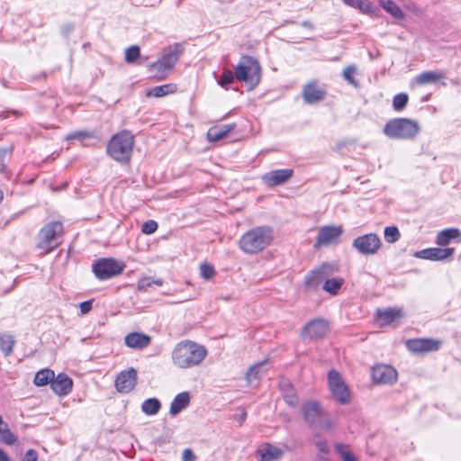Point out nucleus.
Returning a JSON list of instances; mask_svg holds the SVG:
<instances>
[{
  "instance_id": "f257e3e1",
  "label": "nucleus",
  "mask_w": 461,
  "mask_h": 461,
  "mask_svg": "<svg viewBox=\"0 0 461 461\" xmlns=\"http://www.w3.org/2000/svg\"><path fill=\"white\" fill-rule=\"evenodd\" d=\"M273 240V230L269 226H258L245 232L239 241L240 249L247 254L264 250Z\"/></svg>"
},
{
  "instance_id": "f03ea898",
  "label": "nucleus",
  "mask_w": 461,
  "mask_h": 461,
  "mask_svg": "<svg viewBox=\"0 0 461 461\" xmlns=\"http://www.w3.org/2000/svg\"><path fill=\"white\" fill-rule=\"evenodd\" d=\"M207 356V349L195 342L186 340L175 348L172 358L177 366L187 368L199 365Z\"/></svg>"
},
{
  "instance_id": "7ed1b4c3",
  "label": "nucleus",
  "mask_w": 461,
  "mask_h": 461,
  "mask_svg": "<svg viewBox=\"0 0 461 461\" xmlns=\"http://www.w3.org/2000/svg\"><path fill=\"white\" fill-rule=\"evenodd\" d=\"M134 136L129 131L114 134L107 144V154L120 163H129L133 151Z\"/></svg>"
},
{
  "instance_id": "20e7f679",
  "label": "nucleus",
  "mask_w": 461,
  "mask_h": 461,
  "mask_svg": "<svg viewBox=\"0 0 461 461\" xmlns=\"http://www.w3.org/2000/svg\"><path fill=\"white\" fill-rule=\"evenodd\" d=\"M420 130L417 121L408 118H394L385 123L383 131L390 139L411 140L415 138Z\"/></svg>"
},
{
  "instance_id": "39448f33",
  "label": "nucleus",
  "mask_w": 461,
  "mask_h": 461,
  "mask_svg": "<svg viewBox=\"0 0 461 461\" xmlns=\"http://www.w3.org/2000/svg\"><path fill=\"white\" fill-rule=\"evenodd\" d=\"M235 77L254 89L261 79V68L258 61L250 56H242L235 67Z\"/></svg>"
},
{
  "instance_id": "423d86ee",
  "label": "nucleus",
  "mask_w": 461,
  "mask_h": 461,
  "mask_svg": "<svg viewBox=\"0 0 461 461\" xmlns=\"http://www.w3.org/2000/svg\"><path fill=\"white\" fill-rule=\"evenodd\" d=\"M184 52L181 43H175L165 49L163 56L158 61L149 66V71L155 77L163 79L165 74L171 70Z\"/></svg>"
},
{
  "instance_id": "0eeeda50",
  "label": "nucleus",
  "mask_w": 461,
  "mask_h": 461,
  "mask_svg": "<svg viewBox=\"0 0 461 461\" xmlns=\"http://www.w3.org/2000/svg\"><path fill=\"white\" fill-rule=\"evenodd\" d=\"M63 225L59 221L46 224L37 235V247L45 253L52 251L61 243Z\"/></svg>"
},
{
  "instance_id": "6e6552de",
  "label": "nucleus",
  "mask_w": 461,
  "mask_h": 461,
  "mask_svg": "<svg viewBox=\"0 0 461 461\" xmlns=\"http://www.w3.org/2000/svg\"><path fill=\"white\" fill-rule=\"evenodd\" d=\"M125 265L113 258H104L93 264V272L99 280H106L122 273Z\"/></svg>"
},
{
  "instance_id": "1a4fd4ad",
  "label": "nucleus",
  "mask_w": 461,
  "mask_h": 461,
  "mask_svg": "<svg viewBox=\"0 0 461 461\" xmlns=\"http://www.w3.org/2000/svg\"><path fill=\"white\" fill-rule=\"evenodd\" d=\"M303 413L304 420L312 426L322 429L332 427V420L323 411L321 405H303Z\"/></svg>"
},
{
  "instance_id": "9d476101",
  "label": "nucleus",
  "mask_w": 461,
  "mask_h": 461,
  "mask_svg": "<svg viewBox=\"0 0 461 461\" xmlns=\"http://www.w3.org/2000/svg\"><path fill=\"white\" fill-rule=\"evenodd\" d=\"M352 246L360 254L363 255H375L382 247V241L379 236L375 233H368L356 238Z\"/></svg>"
},
{
  "instance_id": "9b49d317",
  "label": "nucleus",
  "mask_w": 461,
  "mask_h": 461,
  "mask_svg": "<svg viewBox=\"0 0 461 461\" xmlns=\"http://www.w3.org/2000/svg\"><path fill=\"white\" fill-rule=\"evenodd\" d=\"M326 95V86L320 85L315 79L307 82L302 89V97L306 104H319L324 100Z\"/></svg>"
},
{
  "instance_id": "f8f14e48",
  "label": "nucleus",
  "mask_w": 461,
  "mask_h": 461,
  "mask_svg": "<svg viewBox=\"0 0 461 461\" xmlns=\"http://www.w3.org/2000/svg\"><path fill=\"white\" fill-rule=\"evenodd\" d=\"M338 268L330 264H323L320 267L311 271L304 279V285L310 289H316L321 282H325Z\"/></svg>"
},
{
  "instance_id": "ddd939ff",
  "label": "nucleus",
  "mask_w": 461,
  "mask_h": 461,
  "mask_svg": "<svg viewBox=\"0 0 461 461\" xmlns=\"http://www.w3.org/2000/svg\"><path fill=\"white\" fill-rule=\"evenodd\" d=\"M329 386L334 398L340 403L349 400V392L339 372L330 370L328 374Z\"/></svg>"
},
{
  "instance_id": "4468645a",
  "label": "nucleus",
  "mask_w": 461,
  "mask_h": 461,
  "mask_svg": "<svg viewBox=\"0 0 461 461\" xmlns=\"http://www.w3.org/2000/svg\"><path fill=\"white\" fill-rule=\"evenodd\" d=\"M329 332V323L323 319H315L305 324L301 332L303 339H320Z\"/></svg>"
},
{
  "instance_id": "2eb2a0df",
  "label": "nucleus",
  "mask_w": 461,
  "mask_h": 461,
  "mask_svg": "<svg viewBox=\"0 0 461 461\" xmlns=\"http://www.w3.org/2000/svg\"><path fill=\"white\" fill-rule=\"evenodd\" d=\"M397 371L388 365H376L372 368V378L375 384H392L396 382Z\"/></svg>"
},
{
  "instance_id": "dca6fc26",
  "label": "nucleus",
  "mask_w": 461,
  "mask_h": 461,
  "mask_svg": "<svg viewBox=\"0 0 461 461\" xmlns=\"http://www.w3.org/2000/svg\"><path fill=\"white\" fill-rule=\"evenodd\" d=\"M342 232L341 226L328 225L321 228L316 238L315 247L337 243Z\"/></svg>"
},
{
  "instance_id": "f3484780",
  "label": "nucleus",
  "mask_w": 461,
  "mask_h": 461,
  "mask_svg": "<svg viewBox=\"0 0 461 461\" xmlns=\"http://www.w3.org/2000/svg\"><path fill=\"white\" fill-rule=\"evenodd\" d=\"M441 344V340L435 339H413L406 342L408 349L414 353L437 351Z\"/></svg>"
},
{
  "instance_id": "a211bd4d",
  "label": "nucleus",
  "mask_w": 461,
  "mask_h": 461,
  "mask_svg": "<svg viewBox=\"0 0 461 461\" xmlns=\"http://www.w3.org/2000/svg\"><path fill=\"white\" fill-rule=\"evenodd\" d=\"M284 448L277 447L270 443L262 444L256 451L258 461H278L282 458L285 450H289L288 446Z\"/></svg>"
},
{
  "instance_id": "6ab92c4d",
  "label": "nucleus",
  "mask_w": 461,
  "mask_h": 461,
  "mask_svg": "<svg viewBox=\"0 0 461 461\" xmlns=\"http://www.w3.org/2000/svg\"><path fill=\"white\" fill-rule=\"evenodd\" d=\"M137 372L134 368L122 371L115 380V386L120 393H129L136 384Z\"/></svg>"
},
{
  "instance_id": "aec40b11",
  "label": "nucleus",
  "mask_w": 461,
  "mask_h": 461,
  "mask_svg": "<svg viewBox=\"0 0 461 461\" xmlns=\"http://www.w3.org/2000/svg\"><path fill=\"white\" fill-rule=\"evenodd\" d=\"M294 174L293 169L272 170L262 176L263 181L269 186L282 185L288 181Z\"/></svg>"
},
{
  "instance_id": "412c9836",
  "label": "nucleus",
  "mask_w": 461,
  "mask_h": 461,
  "mask_svg": "<svg viewBox=\"0 0 461 461\" xmlns=\"http://www.w3.org/2000/svg\"><path fill=\"white\" fill-rule=\"evenodd\" d=\"M454 250V249L450 248H429L416 252L415 257L429 260H443L451 257Z\"/></svg>"
},
{
  "instance_id": "4be33fe9",
  "label": "nucleus",
  "mask_w": 461,
  "mask_h": 461,
  "mask_svg": "<svg viewBox=\"0 0 461 461\" xmlns=\"http://www.w3.org/2000/svg\"><path fill=\"white\" fill-rule=\"evenodd\" d=\"M151 342V337L142 332H131L124 337V344L133 349L141 350Z\"/></svg>"
},
{
  "instance_id": "5701e85b",
  "label": "nucleus",
  "mask_w": 461,
  "mask_h": 461,
  "mask_svg": "<svg viewBox=\"0 0 461 461\" xmlns=\"http://www.w3.org/2000/svg\"><path fill=\"white\" fill-rule=\"evenodd\" d=\"M50 387L56 394L67 395L72 390L73 381L68 375L59 373L57 376H54Z\"/></svg>"
},
{
  "instance_id": "b1692460",
  "label": "nucleus",
  "mask_w": 461,
  "mask_h": 461,
  "mask_svg": "<svg viewBox=\"0 0 461 461\" xmlns=\"http://www.w3.org/2000/svg\"><path fill=\"white\" fill-rule=\"evenodd\" d=\"M377 321H380L381 326L390 325L396 320L403 317L402 309L398 308H388L385 310L378 309L375 313Z\"/></svg>"
},
{
  "instance_id": "393cba45",
  "label": "nucleus",
  "mask_w": 461,
  "mask_h": 461,
  "mask_svg": "<svg viewBox=\"0 0 461 461\" xmlns=\"http://www.w3.org/2000/svg\"><path fill=\"white\" fill-rule=\"evenodd\" d=\"M266 361L258 362L248 370L246 373V380L249 385H258L263 373L266 372L264 369Z\"/></svg>"
},
{
  "instance_id": "a878e982",
  "label": "nucleus",
  "mask_w": 461,
  "mask_h": 461,
  "mask_svg": "<svg viewBox=\"0 0 461 461\" xmlns=\"http://www.w3.org/2000/svg\"><path fill=\"white\" fill-rule=\"evenodd\" d=\"M235 124H225L219 127H212L207 131V139L211 142L218 141L223 139L235 128Z\"/></svg>"
},
{
  "instance_id": "bb28decb",
  "label": "nucleus",
  "mask_w": 461,
  "mask_h": 461,
  "mask_svg": "<svg viewBox=\"0 0 461 461\" xmlns=\"http://www.w3.org/2000/svg\"><path fill=\"white\" fill-rule=\"evenodd\" d=\"M279 388L286 403H294L297 401L295 390L291 382L286 378H281Z\"/></svg>"
},
{
  "instance_id": "cd10ccee",
  "label": "nucleus",
  "mask_w": 461,
  "mask_h": 461,
  "mask_svg": "<svg viewBox=\"0 0 461 461\" xmlns=\"http://www.w3.org/2000/svg\"><path fill=\"white\" fill-rule=\"evenodd\" d=\"M444 78H446V73L443 71H425L415 77V82L418 85L422 86L429 83H435Z\"/></svg>"
},
{
  "instance_id": "c85d7f7f",
  "label": "nucleus",
  "mask_w": 461,
  "mask_h": 461,
  "mask_svg": "<svg viewBox=\"0 0 461 461\" xmlns=\"http://www.w3.org/2000/svg\"><path fill=\"white\" fill-rule=\"evenodd\" d=\"M380 6L389 13L393 18L403 20L405 18L404 13L402 9L392 0H380Z\"/></svg>"
},
{
  "instance_id": "c756f323",
  "label": "nucleus",
  "mask_w": 461,
  "mask_h": 461,
  "mask_svg": "<svg viewBox=\"0 0 461 461\" xmlns=\"http://www.w3.org/2000/svg\"><path fill=\"white\" fill-rule=\"evenodd\" d=\"M55 373L53 370L49 368L42 369L36 373L33 382L37 386H44L48 384L51 385Z\"/></svg>"
},
{
  "instance_id": "7c9ffc66",
  "label": "nucleus",
  "mask_w": 461,
  "mask_h": 461,
  "mask_svg": "<svg viewBox=\"0 0 461 461\" xmlns=\"http://www.w3.org/2000/svg\"><path fill=\"white\" fill-rule=\"evenodd\" d=\"M460 235V231L457 229H447L440 231L437 236V244L439 246H447L449 244L451 240L457 238Z\"/></svg>"
},
{
  "instance_id": "2f4dec72",
  "label": "nucleus",
  "mask_w": 461,
  "mask_h": 461,
  "mask_svg": "<svg viewBox=\"0 0 461 461\" xmlns=\"http://www.w3.org/2000/svg\"><path fill=\"white\" fill-rule=\"evenodd\" d=\"M345 280L341 277L326 279L323 284V290L332 295H336L344 285Z\"/></svg>"
},
{
  "instance_id": "473e14b6",
  "label": "nucleus",
  "mask_w": 461,
  "mask_h": 461,
  "mask_svg": "<svg viewBox=\"0 0 461 461\" xmlns=\"http://www.w3.org/2000/svg\"><path fill=\"white\" fill-rule=\"evenodd\" d=\"M176 87L173 84H167L158 86L153 87L149 92H148V96L154 97H162L167 94H172L176 91Z\"/></svg>"
},
{
  "instance_id": "72a5a7b5",
  "label": "nucleus",
  "mask_w": 461,
  "mask_h": 461,
  "mask_svg": "<svg viewBox=\"0 0 461 461\" xmlns=\"http://www.w3.org/2000/svg\"><path fill=\"white\" fill-rule=\"evenodd\" d=\"M357 72V68L356 65H349L346 67L343 70L342 76L345 81H347L349 85L354 87H359V82L355 78V75Z\"/></svg>"
},
{
  "instance_id": "f704fd0d",
  "label": "nucleus",
  "mask_w": 461,
  "mask_h": 461,
  "mask_svg": "<svg viewBox=\"0 0 461 461\" xmlns=\"http://www.w3.org/2000/svg\"><path fill=\"white\" fill-rule=\"evenodd\" d=\"M14 346V339L13 336L4 334L0 336V348L5 357L13 352Z\"/></svg>"
},
{
  "instance_id": "c9c22d12",
  "label": "nucleus",
  "mask_w": 461,
  "mask_h": 461,
  "mask_svg": "<svg viewBox=\"0 0 461 461\" xmlns=\"http://www.w3.org/2000/svg\"><path fill=\"white\" fill-rule=\"evenodd\" d=\"M347 5L359 9L365 14L372 12V5L368 0H342Z\"/></svg>"
},
{
  "instance_id": "e433bc0d",
  "label": "nucleus",
  "mask_w": 461,
  "mask_h": 461,
  "mask_svg": "<svg viewBox=\"0 0 461 461\" xmlns=\"http://www.w3.org/2000/svg\"><path fill=\"white\" fill-rule=\"evenodd\" d=\"M384 236L386 242L394 243L400 239L401 233L396 226H388L384 228Z\"/></svg>"
},
{
  "instance_id": "4c0bfd02",
  "label": "nucleus",
  "mask_w": 461,
  "mask_h": 461,
  "mask_svg": "<svg viewBox=\"0 0 461 461\" xmlns=\"http://www.w3.org/2000/svg\"><path fill=\"white\" fill-rule=\"evenodd\" d=\"M409 97L407 94L401 93L393 99V107L395 111H402L407 105Z\"/></svg>"
},
{
  "instance_id": "58836bf2",
  "label": "nucleus",
  "mask_w": 461,
  "mask_h": 461,
  "mask_svg": "<svg viewBox=\"0 0 461 461\" xmlns=\"http://www.w3.org/2000/svg\"><path fill=\"white\" fill-rule=\"evenodd\" d=\"M234 77H235V76L233 75L232 71H231V70H230V69H227V68H226V69H224V70H223L222 74H221V77H219V79H218V84H219L221 86H222V87H224V88L228 89V88H229V87H228V86H229V85H230V84H231V83L233 82V80H234Z\"/></svg>"
},
{
  "instance_id": "ea45409f",
  "label": "nucleus",
  "mask_w": 461,
  "mask_h": 461,
  "mask_svg": "<svg viewBox=\"0 0 461 461\" xmlns=\"http://www.w3.org/2000/svg\"><path fill=\"white\" fill-rule=\"evenodd\" d=\"M95 137L94 133L88 131H74L66 137V140H84L86 139H91Z\"/></svg>"
},
{
  "instance_id": "a19ab883",
  "label": "nucleus",
  "mask_w": 461,
  "mask_h": 461,
  "mask_svg": "<svg viewBox=\"0 0 461 461\" xmlns=\"http://www.w3.org/2000/svg\"><path fill=\"white\" fill-rule=\"evenodd\" d=\"M140 51L138 46H131L125 51V60L128 63L134 62L140 57Z\"/></svg>"
},
{
  "instance_id": "79ce46f5",
  "label": "nucleus",
  "mask_w": 461,
  "mask_h": 461,
  "mask_svg": "<svg viewBox=\"0 0 461 461\" xmlns=\"http://www.w3.org/2000/svg\"><path fill=\"white\" fill-rule=\"evenodd\" d=\"M200 273H201V276L203 279L209 280L215 275V270L212 265L207 264V263H203L200 266Z\"/></svg>"
},
{
  "instance_id": "37998d69",
  "label": "nucleus",
  "mask_w": 461,
  "mask_h": 461,
  "mask_svg": "<svg viewBox=\"0 0 461 461\" xmlns=\"http://www.w3.org/2000/svg\"><path fill=\"white\" fill-rule=\"evenodd\" d=\"M158 229V223L157 221L153 220H149L145 221L141 227V231L145 234H152L154 233Z\"/></svg>"
},
{
  "instance_id": "c03bdc74",
  "label": "nucleus",
  "mask_w": 461,
  "mask_h": 461,
  "mask_svg": "<svg viewBox=\"0 0 461 461\" xmlns=\"http://www.w3.org/2000/svg\"><path fill=\"white\" fill-rule=\"evenodd\" d=\"M153 285V279L150 277H144L139 280L137 288L139 291H146L149 287Z\"/></svg>"
},
{
  "instance_id": "a18cd8bd",
  "label": "nucleus",
  "mask_w": 461,
  "mask_h": 461,
  "mask_svg": "<svg viewBox=\"0 0 461 461\" xmlns=\"http://www.w3.org/2000/svg\"><path fill=\"white\" fill-rule=\"evenodd\" d=\"M337 450L340 453L343 461H357L356 456L350 451L343 449V446H338Z\"/></svg>"
},
{
  "instance_id": "49530a36",
  "label": "nucleus",
  "mask_w": 461,
  "mask_h": 461,
  "mask_svg": "<svg viewBox=\"0 0 461 461\" xmlns=\"http://www.w3.org/2000/svg\"><path fill=\"white\" fill-rule=\"evenodd\" d=\"M190 398L188 392H182L175 397L171 403H189Z\"/></svg>"
},
{
  "instance_id": "de8ad7c7",
  "label": "nucleus",
  "mask_w": 461,
  "mask_h": 461,
  "mask_svg": "<svg viewBox=\"0 0 461 461\" xmlns=\"http://www.w3.org/2000/svg\"><path fill=\"white\" fill-rule=\"evenodd\" d=\"M161 405H141V410L148 415L158 413Z\"/></svg>"
},
{
  "instance_id": "09e8293b",
  "label": "nucleus",
  "mask_w": 461,
  "mask_h": 461,
  "mask_svg": "<svg viewBox=\"0 0 461 461\" xmlns=\"http://www.w3.org/2000/svg\"><path fill=\"white\" fill-rule=\"evenodd\" d=\"M196 456L190 448H186L183 451L182 461H195Z\"/></svg>"
},
{
  "instance_id": "8fccbe9b",
  "label": "nucleus",
  "mask_w": 461,
  "mask_h": 461,
  "mask_svg": "<svg viewBox=\"0 0 461 461\" xmlns=\"http://www.w3.org/2000/svg\"><path fill=\"white\" fill-rule=\"evenodd\" d=\"M92 304H93V301L92 300L81 303L80 305H79L81 313L82 314L88 313L91 311V309H92Z\"/></svg>"
},
{
  "instance_id": "3c124183",
  "label": "nucleus",
  "mask_w": 461,
  "mask_h": 461,
  "mask_svg": "<svg viewBox=\"0 0 461 461\" xmlns=\"http://www.w3.org/2000/svg\"><path fill=\"white\" fill-rule=\"evenodd\" d=\"M8 149H0V173H3L5 169V158L7 155Z\"/></svg>"
},
{
  "instance_id": "603ef678",
  "label": "nucleus",
  "mask_w": 461,
  "mask_h": 461,
  "mask_svg": "<svg viewBox=\"0 0 461 461\" xmlns=\"http://www.w3.org/2000/svg\"><path fill=\"white\" fill-rule=\"evenodd\" d=\"M23 461H37V452L34 449H29L25 453Z\"/></svg>"
},
{
  "instance_id": "864d4df0",
  "label": "nucleus",
  "mask_w": 461,
  "mask_h": 461,
  "mask_svg": "<svg viewBox=\"0 0 461 461\" xmlns=\"http://www.w3.org/2000/svg\"><path fill=\"white\" fill-rule=\"evenodd\" d=\"M74 30V25L72 23H66L64 24L62 27H61V33L65 36V37H68L69 34L72 32V31Z\"/></svg>"
},
{
  "instance_id": "5fc2aeb1",
  "label": "nucleus",
  "mask_w": 461,
  "mask_h": 461,
  "mask_svg": "<svg viewBox=\"0 0 461 461\" xmlns=\"http://www.w3.org/2000/svg\"><path fill=\"white\" fill-rule=\"evenodd\" d=\"M187 405H171L170 414L172 416H176V414H178Z\"/></svg>"
},
{
  "instance_id": "6e6d98bb",
  "label": "nucleus",
  "mask_w": 461,
  "mask_h": 461,
  "mask_svg": "<svg viewBox=\"0 0 461 461\" xmlns=\"http://www.w3.org/2000/svg\"><path fill=\"white\" fill-rule=\"evenodd\" d=\"M9 113H12V114L15 115V116L22 115V113L20 111H17V110L5 111V112H3L2 113H0V119H2V120L6 119L8 117Z\"/></svg>"
},
{
  "instance_id": "4d7b16f0",
  "label": "nucleus",
  "mask_w": 461,
  "mask_h": 461,
  "mask_svg": "<svg viewBox=\"0 0 461 461\" xmlns=\"http://www.w3.org/2000/svg\"><path fill=\"white\" fill-rule=\"evenodd\" d=\"M246 418L247 412L244 410H242L240 414H239L235 419L241 425L245 421Z\"/></svg>"
},
{
  "instance_id": "13d9d810",
  "label": "nucleus",
  "mask_w": 461,
  "mask_h": 461,
  "mask_svg": "<svg viewBox=\"0 0 461 461\" xmlns=\"http://www.w3.org/2000/svg\"><path fill=\"white\" fill-rule=\"evenodd\" d=\"M0 461H11L7 454L0 448Z\"/></svg>"
},
{
  "instance_id": "bf43d9fd",
  "label": "nucleus",
  "mask_w": 461,
  "mask_h": 461,
  "mask_svg": "<svg viewBox=\"0 0 461 461\" xmlns=\"http://www.w3.org/2000/svg\"><path fill=\"white\" fill-rule=\"evenodd\" d=\"M317 447L321 452H325L328 449L326 444L323 442L317 443Z\"/></svg>"
},
{
  "instance_id": "052dcab7",
  "label": "nucleus",
  "mask_w": 461,
  "mask_h": 461,
  "mask_svg": "<svg viewBox=\"0 0 461 461\" xmlns=\"http://www.w3.org/2000/svg\"><path fill=\"white\" fill-rule=\"evenodd\" d=\"M143 403H160L159 400L157 398H149L146 399Z\"/></svg>"
},
{
  "instance_id": "680f3d73",
  "label": "nucleus",
  "mask_w": 461,
  "mask_h": 461,
  "mask_svg": "<svg viewBox=\"0 0 461 461\" xmlns=\"http://www.w3.org/2000/svg\"><path fill=\"white\" fill-rule=\"evenodd\" d=\"M302 25H303V27H306V28H310V29H312V23H311V22H309V21H304V22H303V23H302Z\"/></svg>"
},
{
  "instance_id": "e2e57ef3",
  "label": "nucleus",
  "mask_w": 461,
  "mask_h": 461,
  "mask_svg": "<svg viewBox=\"0 0 461 461\" xmlns=\"http://www.w3.org/2000/svg\"><path fill=\"white\" fill-rule=\"evenodd\" d=\"M153 284L157 285L158 286H161L163 284V281L161 279L153 280Z\"/></svg>"
},
{
  "instance_id": "0e129e2a",
  "label": "nucleus",
  "mask_w": 461,
  "mask_h": 461,
  "mask_svg": "<svg viewBox=\"0 0 461 461\" xmlns=\"http://www.w3.org/2000/svg\"><path fill=\"white\" fill-rule=\"evenodd\" d=\"M4 199V194L3 192L0 190V203L3 201Z\"/></svg>"
},
{
  "instance_id": "69168bd1",
  "label": "nucleus",
  "mask_w": 461,
  "mask_h": 461,
  "mask_svg": "<svg viewBox=\"0 0 461 461\" xmlns=\"http://www.w3.org/2000/svg\"><path fill=\"white\" fill-rule=\"evenodd\" d=\"M307 403H308V404H311V403H314V402H308Z\"/></svg>"
}]
</instances>
